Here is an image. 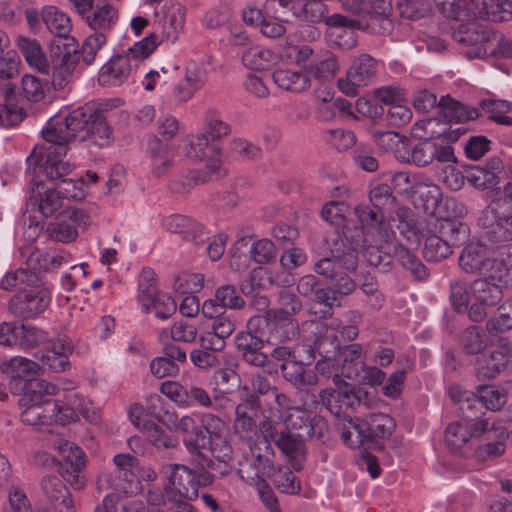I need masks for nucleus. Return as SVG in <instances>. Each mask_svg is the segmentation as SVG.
<instances>
[{
    "mask_svg": "<svg viewBox=\"0 0 512 512\" xmlns=\"http://www.w3.org/2000/svg\"><path fill=\"white\" fill-rule=\"evenodd\" d=\"M335 389H325L320 393V399L326 409L334 416L343 418L349 426V420L355 419L352 413L361 404L360 389L342 380Z\"/></svg>",
    "mask_w": 512,
    "mask_h": 512,
    "instance_id": "a211bd4d",
    "label": "nucleus"
},
{
    "mask_svg": "<svg viewBox=\"0 0 512 512\" xmlns=\"http://www.w3.org/2000/svg\"><path fill=\"white\" fill-rule=\"evenodd\" d=\"M476 376L479 380H491L512 370V342L501 339L497 345L489 346L475 361Z\"/></svg>",
    "mask_w": 512,
    "mask_h": 512,
    "instance_id": "6ab92c4d",
    "label": "nucleus"
},
{
    "mask_svg": "<svg viewBox=\"0 0 512 512\" xmlns=\"http://www.w3.org/2000/svg\"><path fill=\"white\" fill-rule=\"evenodd\" d=\"M87 117L89 119L91 116L87 115ZM86 126L88 138L92 143L100 148L111 145L114 140L113 130L103 117L96 116Z\"/></svg>",
    "mask_w": 512,
    "mask_h": 512,
    "instance_id": "0e129e2a",
    "label": "nucleus"
},
{
    "mask_svg": "<svg viewBox=\"0 0 512 512\" xmlns=\"http://www.w3.org/2000/svg\"><path fill=\"white\" fill-rule=\"evenodd\" d=\"M502 282L495 281L489 277L478 278L470 285L472 304L468 310L469 318L474 322L482 321L486 315V309L499 304L503 298Z\"/></svg>",
    "mask_w": 512,
    "mask_h": 512,
    "instance_id": "aec40b11",
    "label": "nucleus"
},
{
    "mask_svg": "<svg viewBox=\"0 0 512 512\" xmlns=\"http://www.w3.org/2000/svg\"><path fill=\"white\" fill-rule=\"evenodd\" d=\"M160 292L157 290L155 272L150 267H143L138 279L137 300L143 311L149 313V305Z\"/></svg>",
    "mask_w": 512,
    "mask_h": 512,
    "instance_id": "864d4df0",
    "label": "nucleus"
},
{
    "mask_svg": "<svg viewBox=\"0 0 512 512\" xmlns=\"http://www.w3.org/2000/svg\"><path fill=\"white\" fill-rule=\"evenodd\" d=\"M435 160L440 163H453L456 161L454 150L450 145L424 140L413 146L409 161L419 167L432 164Z\"/></svg>",
    "mask_w": 512,
    "mask_h": 512,
    "instance_id": "f704fd0d",
    "label": "nucleus"
},
{
    "mask_svg": "<svg viewBox=\"0 0 512 512\" xmlns=\"http://www.w3.org/2000/svg\"><path fill=\"white\" fill-rule=\"evenodd\" d=\"M272 80L281 91L301 94L311 88V78L307 70L295 69L289 66H279L272 73Z\"/></svg>",
    "mask_w": 512,
    "mask_h": 512,
    "instance_id": "e433bc0d",
    "label": "nucleus"
},
{
    "mask_svg": "<svg viewBox=\"0 0 512 512\" xmlns=\"http://www.w3.org/2000/svg\"><path fill=\"white\" fill-rule=\"evenodd\" d=\"M449 396L457 404V409L464 413L465 417L476 419H478V413L481 412L482 408L497 411L507 401L505 391L492 385L479 386L478 394L462 391L458 386H451Z\"/></svg>",
    "mask_w": 512,
    "mask_h": 512,
    "instance_id": "9b49d317",
    "label": "nucleus"
},
{
    "mask_svg": "<svg viewBox=\"0 0 512 512\" xmlns=\"http://www.w3.org/2000/svg\"><path fill=\"white\" fill-rule=\"evenodd\" d=\"M260 409V401L257 395H250L235 408L234 430L239 438L247 441L249 445L257 436V424L255 418Z\"/></svg>",
    "mask_w": 512,
    "mask_h": 512,
    "instance_id": "473e14b6",
    "label": "nucleus"
},
{
    "mask_svg": "<svg viewBox=\"0 0 512 512\" xmlns=\"http://www.w3.org/2000/svg\"><path fill=\"white\" fill-rule=\"evenodd\" d=\"M17 45L28 65L43 73L48 74L50 70L49 61L47 60L40 43L37 40L26 37H19Z\"/></svg>",
    "mask_w": 512,
    "mask_h": 512,
    "instance_id": "49530a36",
    "label": "nucleus"
},
{
    "mask_svg": "<svg viewBox=\"0 0 512 512\" xmlns=\"http://www.w3.org/2000/svg\"><path fill=\"white\" fill-rule=\"evenodd\" d=\"M308 75L315 79H331L339 70L338 60L330 52H325L321 57L313 59L306 68Z\"/></svg>",
    "mask_w": 512,
    "mask_h": 512,
    "instance_id": "e2e57ef3",
    "label": "nucleus"
},
{
    "mask_svg": "<svg viewBox=\"0 0 512 512\" xmlns=\"http://www.w3.org/2000/svg\"><path fill=\"white\" fill-rule=\"evenodd\" d=\"M355 287V282L348 274L338 271L330 279V285L326 290H318L317 304L323 305V308L316 310L315 307H312V313L320 314L321 318L331 315L333 305L338 304L341 297L350 294Z\"/></svg>",
    "mask_w": 512,
    "mask_h": 512,
    "instance_id": "cd10ccee",
    "label": "nucleus"
},
{
    "mask_svg": "<svg viewBox=\"0 0 512 512\" xmlns=\"http://www.w3.org/2000/svg\"><path fill=\"white\" fill-rule=\"evenodd\" d=\"M395 427V421L389 415L371 413L365 419H350L349 426L342 429L341 437L348 447L358 448L364 443L373 444L377 439L389 437Z\"/></svg>",
    "mask_w": 512,
    "mask_h": 512,
    "instance_id": "9d476101",
    "label": "nucleus"
},
{
    "mask_svg": "<svg viewBox=\"0 0 512 512\" xmlns=\"http://www.w3.org/2000/svg\"><path fill=\"white\" fill-rule=\"evenodd\" d=\"M47 505L42 512H75L71 494L59 476L47 474L41 480Z\"/></svg>",
    "mask_w": 512,
    "mask_h": 512,
    "instance_id": "7c9ffc66",
    "label": "nucleus"
},
{
    "mask_svg": "<svg viewBox=\"0 0 512 512\" xmlns=\"http://www.w3.org/2000/svg\"><path fill=\"white\" fill-rule=\"evenodd\" d=\"M492 340L486 331L477 325L467 327L461 335V345L468 355H481L489 346Z\"/></svg>",
    "mask_w": 512,
    "mask_h": 512,
    "instance_id": "de8ad7c7",
    "label": "nucleus"
},
{
    "mask_svg": "<svg viewBox=\"0 0 512 512\" xmlns=\"http://www.w3.org/2000/svg\"><path fill=\"white\" fill-rule=\"evenodd\" d=\"M342 8L353 14L372 18L381 19L387 27H383L384 31H388L391 26L389 16L392 11V0H338Z\"/></svg>",
    "mask_w": 512,
    "mask_h": 512,
    "instance_id": "4c0bfd02",
    "label": "nucleus"
},
{
    "mask_svg": "<svg viewBox=\"0 0 512 512\" xmlns=\"http://www.w3.org/2000/svg\"><path fill=\"white\" fill-rule=\"evenodd\" d=\"M326 232L324 246L331 257H324L315 264V271L332 278L342 268L355 270L358 253L374 267L389 266L396 259L405 269L417 277L426 275L425 267L395 239L389 238L388 226H331Z\"/></svg>",
    "mask_w": 512,
    "mask_h": 512,
    "instance_id": "f257e3e1",
    "label": "nucleus"
},
{
    "mask_svg": "<svg viewBox=\"0 0 512 512\" xmlns=\"http://www.w3.org/2000/svg\"><path fill=\"white\" fill-rule=\"evenodd\" d=\"M362 322V314L358 310H350L343 316V320L337 318H315L305 321L302 332L310 335L306 344L308 356L306 360L314 361V349L321 353L336 354L340 350L338 334L343 340L353 341L359 335V325Z\"/></svg>",
    "mask_w": 512,
    "mask_h": 512,
    "instance_id": "39448f33",
    "label": "nucleus"
},
{
    "mask_svg": "<svg viewBox=\"0 0 512 512\" xmlns=\"http://www.w3.org/2000/svg\"><path fill=\"white\" fill-rule=\"evenodd\" d=\"M98 180V174L88 170L84 177L62 179L56 183V186L63 199L82 200L87 196L90 184H96Z\"/></svg>",
    "mask_w": 512,
    "mask_h": 512,
    "instance_id": "37998d69",
    "label": "nucleus"
},
{
    "mask_svg": "<svg viewBox=\"0 0 512 512\" xmlns=\"http://www.w3.org/2000/svg\"><path fill=\"white\" fill-rule=\"evenodd\" d=\"M116 469L112 473H102L97 480V490L103 491L112 488L126 496L137 494L141 489V482L134 472L137 459L131 454H117L113 458Z\"/></svg>",
    "mask_w": 512,
    "mask_h": 512,
    "instance_id": "ddd939ff",
    "label": "nucleus"
},
{
    "mask_svg": "<svg viewBox=\"0 0 512 512\" xmlns=\"http://www.w3.org/2000/svg\"><path fill=\"white\" fill-rule=\"evenodd\" d=\"M469 21L470 20L460 24L459 27L453 31V39L465 45L475 46L473 55H469L471 57L483 58L491 56V54H485L484 49L486 48L488 40L491 38L490 36L496 34V31L488 30L475 22Z\"/></svg>",
    "mask_w": 512,
    "mask_h": 512,
    "instance_id": "c9c22d12",
    "label": "nucleus"
},
{
    "mask_svg": "<svg viewBox=\"0 0 512 512\" xmlns=\"http://www.w3.org/2000/svg\"><path fill=\"white\" fill-rule=\"evenodd\" d=\"M512 329V297L506 299L499 307L497 313L486 322V331L498 336Z\"/></svg>",
    "mask_w": 512,
    "mask_h": 512,
    "instance_id": "13d9d810",
    "label": "nucleus"
},
{
    "mask_svg": "<svg viewBox=\"0 0 512 512\" xmlns=\"http://www.w3.org/2000/svg\"><path fill=\"white\" fill-rule=\"evenodd\" d=\"M121 492L113 491L103 498L98 504L94 512H145L146 507L142 501L129 500L123 502Z\"/></svg>",
    "mask_w": 512,
    "mask_h": 512,
    "instance_id": "09e8293b",
    "label": "nucleus"
},
{
    "mask_svg": "<svg viewBox=\"0 0 512 512\" xmlns=\"http://www.w3.org/2000/svg\"><path fill=\"white\" fill-rule=\"evenodd\" d=\"M262 320L261 331L267 345L290 343L299 335L298 323L293 317L283 316L281 312L266 311L265 315H254Z\"/></svg>",
    "mask_w": 512,
    "mask_h": 512,
    "instance_id": "5701e85b",
    "label": "nucleus"
},
{
    "mask_svg": "<svg viewBox=\"0 0 512 512\" xmlns=\"http://www.w3.org/2000/svg\"><path fill=\"white\" fill-rule=\"evenodd\" d=\"M74 346L71 340L63 335L49 340L40 350L38 356L43 368H48L54 372H62L70 367L69 357L73 353Z\"/></svg>",
    "mask_w": 512,
    "mask_h": 512,
    "instance_id": "2f4dec72",
    "label": "nucleus"
},
{
    "mask_svg": "<svg viewBox=\"0 0 512 512\" xmlns=\"http://www.w3.org/2000/svg\"><path fill=\"white\" fill-rule=\"evenodd\" d=\"M63 156L58 154V150H52V146H36L27 158V162L29 166H34V169L39 168L44 172L48 179L60 181L67 179L66 176L76 168L74 163L63 161Z\"/></svg>",
    "mask_w": 512,
    "mask_h": 512,
    "instance_id": "393cba45",
    "label": "nucleus"
},
{
    "mask_svg": "<svg viewBox=\"0 0 512 512\" xmlns=\"http://www.w3.org/2000/svg\"><path fill=\"white\" fill-rule=\"evenodd\" d=\"M459 130L455 129L451 134H447V125L441 123L437 118H429L418 121L414 125V133L419 138L430 140L445 136L448 139H455L459 136Z\"/></svg>",
    "mask_w": 512,
    "mask_h": 512,
    "instance_id": "6e6d98bb",
    "label": "nucleus"
},
{
    "mask_svg": "<svg viewBox=\"0 0 512 512\" xmlns=\"http://www.w3.org/2000/svg\"><path fill=\"white\" fill-rule=\"evenodd\" d=\"M460 413L462 420L449 424L445 431V442L453 452L462 448L472 438H478L492 431L505 433L500 423L490 417L477 420L465 417L462 411Z\"/></svg>",
    "mask_w": 512,
    "mask_h": 512,
    "instance_id": "2eb2a0df",
    "label": "nucleus"
},
{
    "mask_svg": "<svg viewBox=\"0 0 512 512\" xmlns=\"http://www.w3.org/2000/svg\"><path fill=\"white\" fill-rule=\"evenodd\" d=\"M369 201L373 207L379 209L384 215H393L400 224H409L414 221L412 210L406 206H400L392 190L387 184H376L368 193Z\"/></svg>",
    "mask_w": 512,
    "mask_h": 512,
    "instance_id": "bb28decb",
    "label": "nucleus"
},
{
    "mask_svg": "<svg viewBox=\"0 0 512 512\" xmlns=\"http://www.w3.org/2000/svg\"><path fill=\"white\" fill-rule=\"evenodd\" d=\"M472 239L459 257V266L466 273L478 274L502 282L512 270V226H475Z\"/></svg>",
    "mask_w": 512,
    "mask_h": 512,
    "instance_id": "f03ea898",
    "label": "nucleus"
},
{
    "mask_svg": "<svg viewBox=\"0 0 512 512\" xmlns=\"http://www.w3.org/2000/svg\"><path fill=\"white\" fill-rule=\"evenodd\" d=\"M14 88L9 86L5 91V103L0 105V126L10 127L23 120L24 110L14 103Z\"/></svg>",
    "mask_w": 512,
    "mask_h": 512,
    "instance_id": "338daca9",
    "label": "nucleus"
},
{
    "mask_svg": "<svg viewBox=\"0 0 512 512\" xmlns=\"http://www.w3.org/2000/svg\"><path fill=\"white\" fill-rule=\"evenodd\" d=\"M281 7L290 11L295 17L308 20L311 22L320 21L324 18V22L331 28H342L343 33L347 34L349 41L339 43L341 46L351 48L355 46L353 28L359 27L358 21L348 18L342 14H332L325 16L327 6L325 0H278Z\"/></svg>",
    "mask_w": 512,
    "mask_h": 512,
    "instance_id": "1a4fd4ad",
    "label": "nucleus"
},
{
    "mask_svg": "<svg viewBox=\"0 0 512 512\" xmlns=\"http://www.w3.org/2000/svg\"><path fill=\"white\" fill-rule=\"evenodd\" d=\"M376 65V61L368 54L360 55L348 69L346 78L338 79V88L345 95L355 96L358 87L367 86L372 82Z\"/></svg>",
    "mask_w": 512,
    "mask_h": 512,
    "instance_id": "a878e982",
    "label": "nucleus"
},
{
    "mask_svg": "<svg viewBox=\"0 0 512 512\" xmlns=\"http://www.w3.org/2000/svg\"><path fill=\"white\" fill-rule=\"evenodd\" d=\"M80 55L74 49L64 44L60 47L54 42L50 60L51 82L54 89H65L73 81L79 64Z\"/></svg>",
    "mask_w": 512,
    "mask_h": 512,
    "instance_id": "412c9836",
    "label": "nucleus"
},
{
    "mask_svg": "<svg viewBox=\"0 0 512 512\" xmlns=\"http://www.w3.org/2000/svg\"><path fill=\"white\" fill-rule=\"evenodd\" d=\"M200 427H202L206 439H208L201 456L210 457L211 455L214 461H217L219 473L221 475L227 474L230 470L229 461L232 460L233 451L231 445L223 436L226 430L225 421L214 414L204 413L201 416Z\"/></svg>",
    "mask_w": 512,
    "mask_h": 512,
    "instance_id": "f8f14e48",
    "label": "nucleus"
},
{
    "mask_svg": "<svg viewBox=\"0 0 512 512\" xmlns=\"http://www.w3.org/2000/svg\"><path fill=\"white\" fill-rule=\"evenodd\" d=\"M473 18L502 22L512 17V0H469Z\"/></svg>",
    "mask_w": 512,
    "mask_h": 512,
    "instance_id": "ea45409f",
    "label": "nucleus"
},
{
    "mask_svg": "<svg viewBox=\"0 0 512 512\" xmlns=\"http://www.w3.org/2000/svg\"><path fill=\"white\" fill-rule=\"evenodd\" d=\"M306 438H300L293 432H281L276 438L275 445L290 459L293 461V467L297 470L302 468V465L298 463V459L303 456V441Z\"/></svg>",
    "mask_w": 512,
    "mask_h": 512,
    "instance_id": "4d7b16f0",
    "label": "nucleus"
},
{
    "mask_svg": "<svg viewBox=\"0 0 512 512\" xmlns=\"http://www.w3.org/2000/svg\"><path fill=\"white\" fill-rule=\"evenodd\" d=\"M276 60V53L262 46L249 47L242 54L243 64L253 70L268 69Z\"/></svg>",
    "mask_w": 512,
    "mask_h": 512,
    "instance_id": "5fc2aeb1",
    "label": "nucleus"
},
{
    "mask_svg": "<svg viewBox=\"0 0 512 512\" xmlns=\"http://www.w3.org/2000/svg\"><path fill=\"white\" fill-rule=\"evenodd\" d=\"M51 302V293L46 289H31L17 295L10 302V310L25 319L34 318L45 311Z\"/></svg>",
    "mask_w": 512,
    "mask_h": 512,
    "instance_id": "72a5a7b5",
    "label": "nucleus"
},
{
    "mask_svg": "<svg viewBox=\"0 0 512 512\" xmlns=\"http://www.w3.org/2000/svg\"><path fill=\"white\" fill-rule=\"evenodd\" d=\"M388 226L389 238L395 239L400 246L413 255L426 270L424 277H417L410 269L411 274L418 280L428 277V269L424 263L412 252L417 249L421 238H424L423 256L429 262H439L452 254L453 246H461L466 243L472 231L470 226Z\"/></svg>",
    "mask_w": 512,
    "mask_h": 512,
    "instance_id": "7ed1b4c3",
    "label": "nucleus"
},
{
    "mask_svg": "<svg viewBox=\"0 0 512 512\" xmlns=\"http://www.w3.org/2000/svg\"><path fill=\"white\" fill-rule=\"evenodd\" d=\"M59 393L57 385L44 379L30 380L19 399L21 421L27 425L45 427L52 423L66 425L78 419L71 405L51 399Z\"/></svg>",
    "mask_w": 512,
    "mask_h": 512,
    "instance_id": "20e7f679",
    "label": "nucleus"
},
{
    "mask_svg": "<svg viewBox=\"0 0 512 512\" xmlns=\"http://www.w3.org/2000/svg\"><path fill=\"white\" fill-rule=\"evenodd\" d=\"M336 355L341 375L347 379L358 378L363 368L362 346L358 343L346 345L341 351L338 350Z\"/></svg>",
    "mask_w": 512,
    "mask_h": 512,
    "instance_id": "a18cd8bd",
    "label": "nucleus"
},
{
    "mask_svg": "<svg viewBox=\"0 0 512 512\" xmlns=\"http://www.w3.org/2000/svg\"><path fill=\"white\" fill-rule=\"evenodd\" d=\"M393 182L396 186L405 184V192L410 193L412 202L416 209L425 215L436 214L440 204V189L428 177L420 175L410 176L407 172H398L393 176Z\"/></svg>",
    "mask_w": 512,
    "mask_h": 512,
    "instance_id": "4468645a",
    "label": "nucleus"
},
{
    "mask_svg": "<svg viewBox=\"0 0 512 512\" xmlns=\"http://www.w3.org/2000/svg\"><path fill=\"white\" fill-rule=\"evenodd\" d=\"M118 17V11L112 4L107 0H97L81 18L91 30L106 34L116 25Z\"/></svg>",
    "mask_w": 512,
    "mask_h": 512,
    "instance_id": "58836bf2",
    "label": "nucleus"
},
{
    "mask_svg": "<svg viewBox=\"0 0 512 512\" xmlns=\"http://www.w3.org/2000/svg\"><path fill=\"white\" fill-rule=\"evenodd\" d=\"M435 5L446 18L463 22L474 19L471 3L467 0H435Z\"/></svg>",
    "mask_w": 512,
    "mask_h": 512,
    "instance_id": "052dcab7",
    "label": "nucleus"
},
{
    "mask_svg": "<svg viewBox=\"0 0 512 512\" xmlns=\"http://www.w3.org/2000/svg\"><path fill=\"white\" fill-rule=\"evenodd\" d=\"M199 466L195 468L182 464H173L169 469L168 483L165 492L169 500L181 503L192 501L198 497L200 487L213 483L214 477L210 470L219 472L217 463L210 457L196 456Z\"/></svg>",
    "mask_w": 512,
    "mask_h": 512,
    "instance_id": "423d86ee",
    "label": "nucleus"
},
{
    "mask_svg": "<svg viewBox=\"0 0 512 512\" xmlns=\"http://www.w3.org/2000/svg\"><path fill=\"white\" fill-rule=\"evenodd\" d=\"M44 24L47 29L59 38L67 39L72 29L70 17L54 6L43 8Z\"/></svg>",
    "mask_w": 512,
    "mask_h": 512,
    "instance_id": "8fccbe9b",
    "label": "nucleus"
},
{
    "mask_svg": "<svg viewBox=\"0 0 512 512\" xmlns=\"http://www.w3.org/2000/svg\"><path fill=\"white\" fill-rule=\"evenodd\" d=\"M283 418L285 428L300 438L322 437L326 422L321 417L313 416L311 412L301 407L290 408Z\"/></svg>",
    "mask_w": 512,
    "mask_h": 512,
    "instance_id": "c756f323",
    "label": "nucleus"
},
{
    "mask_svg": "<svg viewBox=\"0 0 512 512\" xmlns=\"http://www.w3.org/2000/svg\"><path fill=\"white\" fill-rule=\"evenodd\" d=\"M2 368L12 378L25 379L28 382L31 380L29 378L37 373L39 365L32 360L18 356L3 362Z\"/></svg>",
    "mask_w": 512,
    "mask_h": 512,
    "instance_id": "69168bd1",
    "label": "nucleus"
},
{
    "mask_svg": "<svg viewBox=\"0 0 512 512\" xmlns=\"http://www.w3.org/2000/svg\"><path fill=\"white\" fill-rule=\"evenodd\" d=\"M87 124L88 117L83 108L62 109L49 118L41 133L44 140L50 143L49 146H52V150H58L59 155H66L67 145Z\"/></svg>",
    "mask_w": 512,
    "mask_h": 512,
    "instance_id": "6e6552de",
    "label": "nucleus"
},
{
    "mask_svg": "<svg viewBox=\"0 0 512 512\" xmlns=\"http://www.w3.org/2000/svg\"><path fill=\"white\" fill-rule=\"evenodd\" d=\"M480 106L488 117L497 124L512 126V118L508 116L512 109V104L509 101L483 99L480 102Z\"/></svg>",
    "mask_w": 512,
    "mask_h": 512,
    "instance_id": "774afa93",
    "label": "nucleus"
},
{
    "mask_svg": "<svg viewBox=\"0 0 512 512\" xmlns=\"http://www.w3.org/2000/svg\"><path fill=\"white\" fill-rule=\"evenodd\" d=\"M280 55L283 59L294 63L305 70L312 61L314 51L307 44H295L289 37L281 46Z\"/></svg>",
    "mask_w": 512,
    "mask_h": 512,
    "instance_id": "3c124183",
    "label": "nucleus"
},
{
    "mask_svg": "<svg viewBox=\"0 0 512 512\" xmlns=\"http://www.w3.org/2000/svg\"><path fill=\"white\" fill-rule=\"evenodd\" d=\"M53 447L58 450L65 461V464H62L61 476L73 489H83L86 485V479L82 475V470L85 467L83 450L61 437H57L53 441Z\"/></svg>",
    "mask_w": 512,
    "mask_h": 512,
    "instance_id": "b1692460",
    "label": "nucleus"
},
{
    "mask_svg": "<svg viewBox=\"0 0 512 512\" xmlns=\"http://www.w3.org/2000/svg\"><path fill=\"white\" fill-rule=\"evenodd\" d=\"M203 130L212 141L227 137L231 133L230 125L224 121L222 114L215 108H208L205 111Z\"/></svg>",
    "mask_w": 512,
    "mask_h": 512,
    "instance_id": "bf43d9fd",
    "label": "nucleus"
},
{
    "mask_svg": "<svg viewBox=\"0 0 512 512\" xmlns=\"http://www.w3.org/2000/svg\"><path fill=\"white\" fill-rule=\"evenodd\" d=\"M148 158L151 173L157 178L164 176L174 163V154L171 147L158 138L150 144Z\"/></svg>",
    "mask_w": 512,
    "mask_h": 512,
    "instance_id": "c03bdc74",
    "label": "nucleus"
},
{
    "mask_svg": "<svg viewBox=\"0 0 512 512\" xmlns=\"http://www.w3.org/2000/svg\"><path fill=\"white\" fill-rule=\"evenodd\" d=\"M304 343L302 344V350L305 353L301 356L300 361H290L281 364V371L283 377L289 381L293 386L301 391H309L318 383L317 373L312 368H306L305 365L309 366L313 361H307L308 348L306 344L311 338L309 334L303 333Z\"/></svg>",
    "mask_w": 512,
    "mask_h": 512,
    "instance_id": "c85d7f7f",
    "label": "nucleus"
},
{
    "mask_svg": "<svg viewBox=\"0 0 512 512\" xmlns=\"http://www.w3.org/2000/svg\"><path fill=\"white\" fill-rule=\"evenodd\" d=\"M31 192L24 216L28 214L30 224H41L44 218L53 215L60 208L63 197L56 185L50 188L41 183H33Z\"/></svg>",
    "mask_w": 512,
    "mask_h": 512,
    "instance_id": "4be33fe9",
    "label": "nucleus"
},
{
    "mask_svg": "<svg viewBox=\"0 0 512 512\" xmlns=\"http://www.w3.org/2000/svg\"><path fill=\"white\" fill-rule=\"evenodd\" d=\"M186 9L179 2H169L164 6L160 20L162 38L175 42L183 32L186 22Z\"/></svg>",
    "mask_w": 512,
    "mask_h": 512,
    "instance_id": "a19ab883",
    "label": "nucleus"
},
{
    "mask_svg": "<svg viewBox=\"0 0 512 512\" xmlns=\"http://www.w3.org/2000/svg\"><path fill=\"white\" fill-rule=\"evenodd\" d=\"M439 106L443 110V116L450 122L461 123L478 117L476 109H470L449 96L442 97Z\"/></svg>",
    "mask_w": 512,
    "mask_h": 512,
    "instance_id": "680f3d73",
    "label": "nucleus"
},
{
    "mask_svg": "<svg viewBox=\"0 0 512 512\" xmlns=\"http://www.w3.org/2000/svg\"><path fill=\"white\" fill-rule=\"evenodd\" d=\"M176 428L185 434L183 443L188 452L194 456H201L208 439L200 425L190 416H183L178 420Z\"/></svg>",
    "mask_w": 512,
    "mask_h": 512,
    "instance_id": "79ce46f5",
    "label": "nucleus"
},
{
    "mask_svg": "<svg viewBox=\"0 0 512 512\" xmlns=\"http://www.w3.org/2000/svg\"><path fill=\"white\" fill-rule=\"evenodd\" d=\"M158 46L157 36L150 34L123 53L112 56L99 70L97 81L102 87H119L133 77L136 70Z\"/></svg>",
    "mask_w": 512,
    "mask_h": 512,
    "instance_id": "0eeeda50",
    "label": "nucleus"
},
{
    "mask_svg": "<svg viewBox=\"0 0 512 512\" xmlns=\"http://www.w3.org/2000/svg\"><path fill=\"white\" fill-rule=\"evenodd\" d=\"M252 458L240 465L238 474L243 481L251 486L259 487L270 478L274 471V451L267 441L250 445Z\"/></svg>",
    "mask_w": 512,
    "mask_h": 512,
    "instance_id": "f3484780",
    "label": "nucleus"
},
{
    "mask_svg": "<svg viewBox=\"0 0 512 512\" xmlns=\"http://www.w3.org/2000/svg\"><path fill=\"white\" fill-rule=\"evenodd\" d=\"M39 275L28 268H19L8 272L0 281V287L4 290H25L26 286L36 287L40 283Z\"/></svg>",
    "mask_w": 512,
    "mask_h": 512,
    "instance_id": "603ef678",
    "label": "nucleus"
},
{
    "mask_svg": "<svg viewBox=\"0 0 512 512\" xmlns=\"http://www.w3.org/2000/svg\"><path fill=\"white\" fill-rule=\"evenodd\" d=\"M262 320L251 316L246 329L239 331L234 338V344L243 361L255 367H264L269 363L268 353L262 351L267 345L261 331Z\"/></svg>",
    "mask_w": 512,
    "mask_h": 512,
    "instance_id": "dca6fc26",
    "label": "nucleus"
}]
</instances>
